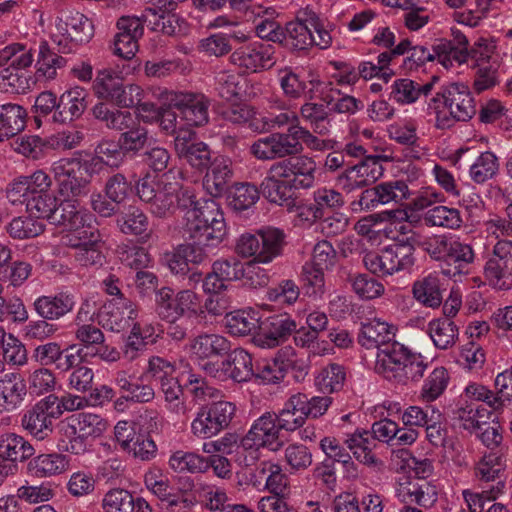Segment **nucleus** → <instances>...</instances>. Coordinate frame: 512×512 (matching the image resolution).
I'll return each mask as SVG.
<instances>
[{
	"instance_id": "obj_39",
	"label": "nucleus",
	"mask_w": 512,
	"mask_h": 512,
	"mask_svg": "<svg viewBox=\"0 0 512 512\" xmlns=\"http://www.w3.org/2000/svg\"><path fill=\"white\" fill-rule=\"evenodd\" d=\"M222 366L224 372L236 382L248 381L255 375L252 356L242 348L230 352Z\"/></svg>"
},
{
	"instance_id": "obj_31",
	"label": "nucleus",
	"mask_w": 512,
	"mask_h": 512,
	"mask_svg": "<svg viewBox=\"0 0 512 512\" xmlns=\"http://www.w3.org/2000/svg\"><path fill=\"white\" fill-rule=\"evenodd\" d=\"M35 453L32 444L22 435L15 432H5L0 435V461L25 462Z\"/></svg>"
},
{
	"instance_id": "obj_9",
	"label": "nucleus",
	"mask_w": 512,
	"mask_h": 512,
	"mask_svg": "<svg viewBox=\"0 0 512 512\" xmlns=\"http://www.w3.org/2000/svg\"><path fill=\"white\" fill-rule=\"evenodd\" d=\"M159 98L164 104L178 109L189 126L200 127L209 122L210 100L202 93L165 89Z\"/></svg>"
},
{
	"instance_id": "obj_17",
	"label": "nucleus",
	"mask_w": 512,
	"mask_h": 512,
	"mask_svg": "<svg viewBox=\"0 0 512 512\" xmlns=\"http://www.w3.org/2000/svg\"><path fill=\"white\" fill-rule=\"evenodd\" d=\"M296 328V322L287 314L270 316L263 323L262 332L254 337V343L261 348H274L286 341Z\"/></svg>"
},
{
	"instance_id": "obj_29",
	"label": "nucleus",
	"mask_w": 512,
	"mask_h": 512,
	"mask_svg": "<svg viewBox=\"0 0 512 512\" xmlns=\"http://www.w3.org/2000/svg\"><path fill=\"white\" fill-rule=\"evenodd\" d=\"M87 96V91L81 87H74L64 92L54 112V121L66 123L79 118L87 107Z\"/></svg>"
},
{
	"instance_id": "obj_19",
	"label": "nucleus",
	"mask_w": 512,
	"mask_h": 512,
	"mask_svg": "<svg viewBox=\"0 0 512 512\" xmlns=\"http://www.w3.org/2000/svg\"><path fill=\"white\" fill-rule=\"evenodd\" d=\"M230 61L239 68L250 72L267 70L274 65L273 49L269 45H249L236 49Z\"/></svg>"
},
{
	"instance_id": "obj_42",
	"label": "nucleus",
	"mask_w": 512,
	"mask_h": 512,
	"mask_svg": "<svg viewBox=\"0 0 512 512\" xmlns=\"http://www.w3.org/2000/svg\"><path fill=\"white\" fill-rule=\"evenodd\" d=\"M59 446L74 455H83L89 450L87 438L78 432L76 422L70 417L59 426Z\"/></svg>"
},
{
	"instance_id": "obj_23",
	"label": "nucleus",
	"mask_w": 512,
	"mask_h": 512,
	"mask_svg": "<svg viewBox=\"0 0 512 512\" xmlns=\"http://www.w3.org/2000/svg\"><path fill=\"white\" fill-rule=\"evenodd\" d=\"M74 296L68 292L41 295L33 302V309L40 318L56 321L73 311Z\"/></svg>"
},
{
	"instance_id": "obj_11",
	"label": "nucleus",
	"mask_w": 512,
	"mask_h": 512,
	"mask_svg": "<svg viewBox=\"0 0 512 512\" xmlns=\"http://www.w3.org/2000/svg\"><path fill=\"white\" fill-rule=\"evenodd\" d=\"M56 395L49 394L25 410L21 416V427L38 440H44L53 432V420L60 417L56 407Z\"/></svg>"
},
{
	"instance_id": "obj_36",
	"label": "nucleus",
	"mask_w": 512,
	"mask_h": 512,
	"mask_svg": "<svg viewBox=\"0 0 512 512\" xmlns=\"http://www.w3.org/2000/svg\"><path fill=\"white\" fill-rule=\"evenodd\" d=\"M262 186L264 194L270 202L279 205L286 203L287 206L292 204L293 200L289 199L288 192L293 186L290 185L289 181L281 174L278 166L274 163L267 171Z\"/></svg>"
},
{
	"instance_id": "obj_10",
	"label": "nucleus",
	"mask_w": 512,
	"mask_h": 512,
	"mask_svg": "<svg viewBox=\"0 0 512 512\" xmlns=\"http://www.w3.org/2000/svg\"><path fill=\"white\" fill-rule=\"evenodd\" d=\"M200 308V297L191 289L175 294L172 289L163 287L156 295V312L168 322H176L183 316L197 315Z\"/></svg>"
},
{
	"instance_id": "obj_22",
	"label": "nucleus",
	"mask_w": 512,
	"mask_h": 512,
	"mask_svg": "<svg viewBox=\"0 0 512 512\" xmlns=\"http://www.w3.org/2000/svg\"><path fill=\"white\" fill-rule=\"evenodd\" d=\"M474 260L475 253L472 246L453 238L440 268L445 276L454 278L468 274Z\"/></svg>"
},
{
	"instance_id": "obj_49",
	"label": "nucleus",
	"mask_w": 512,
	"mask_h": 512,
	"mask_svg": "<svg viewBox=\"0 0 512 512\" xmlns=\"http://www.w3.org/2000/svg\"><path fill=\"white\" fill-rule=\"evenodd\" d=\"M255 12L261 20L256 25V34L259 38L272 41L275 43H281L284 39V28L274 20L276 16V10L272 7L264 8L258 6Z\"/></svg>"
},
{
	"instance_id": "obj_15",
	"label": "nucleus",
	"mask_w": 512,
	"mask_h": 512,
	"mask_svg": "<svg viewBox=\"0 0 512 512\" xmlns=\"http://www.w3.org/2000/svg\"><path fill=\"white\" fill-rule=\"evenodd\" d=\"M191 131L180 132L174 139V148L179 159L197 170L206 169L211 163V151L204 142H195Z\"/></svg>"
},
{
	"instance_id": "obj_7",
	"label": "nucleus",
	"mask_w": 512,
	"mask_h": 512,
	"mask_svg": "<svg viewBox=\"0 0 512 512\" xmlns=\"http://www.w3.org/2000/svg\"><path fill=\"white\" fill-rule=\"evenodd\" d=\"M236 413L230 401H215L201 406L191 422V433L199 439H210L228 428Z\"/></svg>"
},
{
	"instance_id": "obj_24",
	"label": "nucleus",
	"mask_w": 512,
	"mask_h": 512,
	"mask_svg": "<svg viewBox=\"0 0 512 512\" xmlns=\"http://www.w3.org/2000/svg\"><path fill=\"white\" fill-rule=\"evenodd\" d=\"M277 79L283 95L290 100H299L314 98V89L321 84L319 80L312 79L306 81L293 68L285 66L278 70Z\"/></svg>"
},
{
	"instance_id": "obj_16",
	"label": "nucleus",
	"mask_w": 512,
	"mask_h": 512,
	"mask_svg": "<svg viewBox=\"0 0 512 512\" xmlns=\"http://www.w3.org/2000/svg\"><path fill=\"white\" fill-rule=\"evenodd\" d=\"M244 275L243 263L236 257L222 258L212 264V270L203 280L204 292H222L226 283L240 279Z\"/></svg>"
},
{
	"instance_id": "obj_61",
	"label": "nucleus",
	"mask_w": 512,
	"mask_h": 512,
	"mask_svg": "<svg viewBox=\"0 0 512 512\" xmlns=\"http://www.w3.org/2000/svg\"><path fill=\"white\" fill-rule=\"evenodd\" d=\"M134 496L126 489L114 488L104 494L101 507L104 512H134Z\"/></svg>"
},
{
	"instance_id": "obj_3",
	"label": "nucleus",
	"mask_w": 512,
	"mask_h": 512,
	"mask_svg": "<svg viewBox=\"0 0 512 512\" xmlns=\"http://www.w3.org/2000/svg\"><path fill=\"white\" fill-rule=\"evenodd\" d=\"M52 43L61 53H72L94 36L92 21L78 11H62L48 26Z\"/></svg>"
},
{
	"instance_id": "obj_35",
	"label": "nucleus",
	"mask_w": 512,
	"mask_h": 512,
	"mask_svg": "<svg viewBox=\"0 0 512 512\" xmlns=\"http://www.w3.org/2000/svg\"><path fill=\"white\" fill-rule=\"evenodd\" d=\"M69 466L68 459L60 453L40 454L28 462L29 472L39 478L53 477L64 473Z\"/></svg>"
},
{
	"instance_id": "obj_38",
	"label": "nucleus",
	"mask_w": 512,
	"mask_h": 512,
	"mask_svg": "<svg viewBox=\"0 0 512 512\" xmlns=\"http://www.w3.org/2000/svg\"><path fill=\"white\" fill-rule=\"evenodd\" d=\"M427 332L434 346L441 350L452 348L459 338L458 326L446 317L431 320L428 323Z\"/></svg>"
},
{
	"instance_id": "obj_12",
	"label": "nucleus",
	"mask_w": 512,
	"mask_h": 512,
	"mask_svg": "<svg viewBox=\"0 0 512 512\" xmlns=\"http://www.w3.org/2000/svg\"><path fill=\"white\" fill-rule=\"evenodd\" d=\"M194 203V194L177 182L159 181L155 198L149 203L151 213L159 218L172 215L177 209L185 213Z\"/></svg>"
},
{
	"instance_id": "obj_25",
	"label": "nucleus",
	"mask_w": 512,
	"mask_h": 512,
	"mask_svg": "<svg viewBox=\"0 0 512 512\" xmlns=\"http://www.w3.org/2000/svg\"><path fill=\"white\" fill-rule=\"evenodd\" d=\"M397 328L386 321L374 318L361 323L358 342L366 349L377 348L378 351L386 345H391Z\"/></svg>"
},
{
	"instance_id": "obj_21",
	"label": "nucleus",
	"mask_w": 512,
	"mask_h": 512,
	"mask_svg": "<svg viewBox=\"0 0 512 512\" xmlns=\"http://www.w3.org/2000/svg\"><path fill=\"white\" fill-rule=\"evenodd\" d=\"M92 221L93 215L82 209L74 198H64L58 203L50 222L66 230L78 232L89 227Z\"/></svg>"
},
{
	"instance_id": "obj_53",
	"label": "nucleus",
	"mask_w": 512,
	"mask_h": 512,
	"mask_svg": "<svg viewBox=\"0 0 512 512\" xmlns=\"http://www.w3.org/2000/svg\"><path fill=\"white\" fill-rule=\"evenodd\" d=\"M246 79L238 73L220 71L215 77V90L224 100L240 98L244 93Z\"/></svg>"
},
{
	"instance_id": "obj_1",
	"label": "nucleus",
	"mask_w": 512,
	"mask_h": 512,
	"mask_svg": "<svg viewBox=\"0 0 512 512\" xmlns=\"http://www.w3.org/2000/svg\"><path fill=\"white\" fill-rule=\"evenodd\" d=\"M426 367L420 354L393 341L391 345L377 351L374 370L394 384L407 385L421 379Z\"/></svg>"
},
{
	"instance_id": "obj_55",
	"label": "nucleus",
	"mask_w": 512,
	"mask_h": 512,
	"mask_svg": "<svg viewBox=\"0 0 512 512\" xmlns=\"http://www.w3.org/2000/svg\"><path fill=\"white\" fill-rule=\"evenodd\" d=\"M160 389L164 394L165 407L174 415L186 416L188 412L184 400V393L175 376L160 382Z\"/></svg>"
},
{
	"instance_id": "obj_51",
	"label": "nucleus",
	"mask_w": 512,
	"mask_h": 512,
	"mask_svg": "<svg viewBox=\"0 0 512 512\" xmlns=\"http://www.w3.org/2000/svg\"><path fill=\"white\" fill-rule=\"evenodd\" d=\"M298 115L299 119L302 118L310 125L314 133H317L320 136H326L329 134L330 129L325 124V121L328 119L329 112L324 104L312 102L308 99V101L300 106Z\"/></svg>"
},
{
	"instance_id": "obj_6",
	"label": "nucleus",
	"mask_w": 512,
	"mask_h": 512,
	"mask_svg": "<svg viewBox=\"0 0 512 512\" xmlns=\"http://www.w3.org/2000/svg\"><path fill=\"white\" fill-rule=\"evenodd\" d=\"M367 270L378 276H388L409 270L415 263L414 248L407 237L387 246L380 253L369 252L363 257Z\"/></svg>"
},
{
	"instance_id": "obj_43",
	"label": "nucleus",
	"mask_w": 512,
	"mask_h": 512,
	"mask_svg": "<svg viewBox=\"0 0 512 512\" xmlns=\"http://www.w3.org/2000/svg\"><path fill=\"white\" fill-rule=\"evenodd\" d=\"M94 117L103 122L108 129L125 132L132 128L138 119L129 111L110 109L104 103L96 104L92 109Z\"/></svg>"
},
{
	"instance_id": "obj_52",
	"label": "nucleus",
	"mask_w": 512,
	"mask_h": 512,
	"mask_svg": "<svg viewBox=\"0 0 512 512\" xmlns=\"http://www.w3.org/2000/svg\"><path fill=\"white\" fill-rule=\"evenodd\" d=\"M169 467L176 473H205L206 457L195 452L175 451L171 454Z\"/></svg>"
},
{
	"instance_id": "obj_37",
	"label": "nucleus",
	"mask_w": 512,
	"mask_h": 512,
	"mask_svg": "<svg viewBox=\"0 0 512 512\" xmlns=\"http://www.w3.org/2000/svg\"><path fill=\"white\" fill-rule=\"evenodd\" d=\"M441 280L436 274H429L413 283V297L422 305L438 308L442 301Z\"/></svg>"
},
{
	"instance_id": "obj_26",
	"label": "nucleus",
	"mask_w": 512,
	"mask_h": 512,
	"mask_svg": "<svg viewBox=\"0 0 512 512\" xmlns=\"http://www.w3.org/2000/svg\"><path fill=\"white\" fill-rule=\"evenodd\" d=\"M508 448H500L496 451H488L483 454L475 466V476L482 484L489 487L497 481H504L502 478L506 468V456Z\"/></svg>"
},
{
	"instance_id": "obj_8",
	"label": "nucleus",
	"mask_w": 512,
	"mask_h": 512,
	"mask_svg": "<svg viewBox=\"0 0 512 512\" xmlns=\"http://www.w3.org/2000/svg\"><path fill=\"white\" fill-rule=\"evenodd\" d=\"M84 169L79 158H61L52 163L50 171L60 196L77 198L88 194L90 180L84 177Z\"/></svg>"
},
{
	"instance_id": "obj_59",
	"label": "nucleus",
	"mask_w": 512,
	"mask_h": 512,
	"mask_svg": "<svg viewBox=\"0 0 512 512\" xmlns=\"http://www.w3.org/2000/svg\"><path fill=\"white\" fill-rule=\"evenodd\" d=\"M118 226L125 234L148 236V218L144 212L134 206H130L127 211L117 220Z\"/></svg>"
},
{
	"instance_id": "obj_44",
	"label": "nucleus",
	"mask_w": 512,
	"mask_h": 512,
	"mask_svg": "<svg viewBox=\"0 0 512 512\" xmlns=\"http://www.w3.org/2000/svg\"><path fill=\"white\" fill-rule=\"evenodd\" d=\"M314 34L309 27V21H292L284 28L282 45L292 50H305L313 45Z\"/></svg>"
},
{
	"instance_id": "obj_28",
	"label": "nucleus",
	"mask_w": 512,
	"mask_h": 512,
	"mask_svg": "<svg viewBox=\"0 0 512 512\" xmlns=\"http://www.w3.org/2000/svg\"><path fill=\"white\" fill-rule=\"evenodd\" d=\"M27 394L24 379L19 373L10 372L0 377V413L18 409Z\"/></svg>"
},
{
	"instance_id": "obj_48",
	"label": "nucleus",
	"mask_w": 512,
	"mask_h": 512,
	"mask_svg": "<svg viewBox=\"0 0 512 512\" xmlns=\"http://www.w3.org/2000/svg\"><path fill=\"white\" fill-rule=\"evenodd\" d=\"M371 439L368 431H355L348 435L345 444L354 457L367 466H377L380 461L371 450Z\"/></svg>"
},
{
	"instance_id": "obj_64",
	"label": "nucleus",
	"mask_w": 512,
	"mask_h": 512,
	"mask_svg": "<svg viewBox=\"0 0 512 512\" xmlns=\"http://www.w3.org/2000/svg\"><path fill=\"white\" fill-rule=\"evenodd\" d=\"M449 375L444 367L435 368L424 381L421 389V398L425 402L436 400L445 391Z\"/></svg>"
},
{
	"instance_id": "obj_57",
	"label": "nucleus",
	"mask_w": 512,
	"mask_h": 512,
	"mask_svg": "<svg viewBox=\"0 0 512 512\" xmlns=\"http://www.w3.org/2000/svg\"><path fill=\"white\" fill-rule=\"evenodd\" d=\"M228 332L236 336H246L260 328L259 319L255 313L244 310L230 312L226 316Z\"/></svg>"
},
{
	"instance_id": "obj_30",
	"label": "nucleus",
	"mask_w": 512,
	"mask_h": 512,
	"mask_svg": "<svg viewBox=\"0 0 512 512\" xmlns=\"http://www.w3.org/2000/svg\"><path fill=\"white\" fill-rule=\"evenodd\" d=\"M209 165L203 186L211 196L219 197L227 191L232 179V162L225 157H216Z\"/></svg>"
},
{
	"instance_id": "obj_32",
	"label": "nucleus",
	"mask_w": 512,
	"mask_h": 512,
	"mask_svg": "<svg viewBox=\"0 0 512 512\" xmlns=\"http://www.w3.org/2000/svg\"><path fill=\"white\" fill-rule=\"evenodd\" d=\"M436 80L437 78L433 77L432 80L422 83L409 78L397 79L391 86L390 97L402 105L412 104L421 96L429 95Z\"/></svg>"
},
{
	"instance_id": "obj_2",
	"label": "nucleus",
	"mask_w": 512,
	"mask_h": 512,
	"mask_svg": "<svg viewBox=\"0 0 512 512\" xmlns=\"http://www.w3.org/2000/svg\"><path fill=\"white\" fill-rule=\"evenodd\" d=\"M438 129L452 127L457 121H468L476 114V105L469 87L464 83H449L441 87L429 103Z\"/></svg>"
},
{
	"instance_id": "obj_60",
	"label": "nucleus",
	"mask_w": 512,
	"mask_h": 512,
	"mask_svg": "<svg viewBox=\"0 0 512 512\" xmlns=\"http://www.w3.org/2000/svg\"><path fill=\"white\" fill-rule=\"evenodd\" d=\"M119 143L122 150L126 153H137L144 149L149 143L150 137L148 129L142 126L137 120L132 124V128H128L120 134Z\"/></svg>"
},
{
	"instance_id": "obj_13",
	"label": "nucleus",
	"mask_w": 512,
	"mask_h": 512,
	"mask_svg": "<svg viewBox=\"0 0 512 512\" xmlns=\"http://www.w3.org/2000/svg\"><path fill=\"white\" fill-rule=\"evenodd\" d=\"M294 127L286 132H274L257 139L250 146V153L258 160H275L294 157L299 154L298 140Z\"/></svg>"
},
{
	"instance_id": "obj_20",
	"label": "nucleus",
	"mask_w": 512,
	"mask_h": 512,
	"mask_svg": "<svg viewBox=\"0 0 512 512\" xmlns=\"http://www.w3.org/2000/svg\"><path fill=\"white\" fill-rule=\"evenodd\" d=\"M136 317L137 310L133 302L130 299L121 298L104 307L100 314V323L103 328L119 333L130 328Z\"/></svg>"
},
{
	"instance_id": "obj_41",
	"label": "nucleus",
	"mask_w": 512,
	"mask_h": 512,
	"mask_svg": "<svg viewBox=\"0 0 512 512\" xmlns=\"http://www.w3.org/2000/svg\"><path fill=\"white\" fill-rule=\"evenodd\" d=\"M302 393L292 395L284 405V408L276 415L280 428L293 432L302 427L306 421L305 406Z\"/></svg>"
},
{
	"instance_id": "obj_40",
	"label": "nucleus",
	"mask_w": 512,
	"mask_h": 512,
	"mask_svg": "<svg viewBox=\"0 0 512 512\" xmlns=\"http://www.w3.org/2000/svg\"><path fill=\"white\" fill-rule=\"evenodd\" d=\"M453 240V237L446 234H436L430 237H422L417 232H411L407 236V241H410L415 249V246L420 247L425 251L431 259L437 261L442 265L445 260L448 248Z\"/></svg>"
},
{
	"instance_id": "obj_58",
	"label": "nucleus",
	"mask_w": 512,
	"mask_h": 512,
	"mask_svg": "<svg viewBox=\"0 0 512 512\" xmlns=\"http://www.w3.org/2000/svg\"><path fill=\"white\" fill-rule=\"evenodd\" d=\"M436 60L445 69H450L455 65L460 66L469 58V49L465 47L454 46L451 41L442 40L435 44Z\"/></svg>"
},
{
	"instance_id": "obj_4",
	"label": "nucleus",
	"mask_w": 512,
	"mask_h": 512,
	"mask_svg": "<svg viewBox=\"0 0 512 512\" xmlns=\"http://www.w3.org/2000/svg\"><path fill=\"white\" fill-rule=\"evenodd\" d=\"M183 229L185 233H194L200 243L210 242L220 244L227 234L224 214L219 205L212 201H206L198 206L197 201L183 214Z\"/></svg>"
},
{
	"instance_id": "obj_50",
	"label": "nucleus",
	"mask_w": 512,
	"mask_h": 512,
	"mask_svg": "<svg viewBox=\"0 0 512 512\" xmlns=\"http://www.w3.org/2000/svg\"><path fill=\"white\" fill-rule=\"evenodd\" d=\"M424 222L430 227L455 230L462 226L463 219L458 209L438 205L425 213Z\"/></svg>"
},
{
	"instance_id": "obj_45",
	"label": "nucleus",
	"mask_w": 512,
	"mask_h": 512,
	"mask_svg": "<svg viewBox=\"0 0 512 512\" xmlns=\"http://www.w3.org/2000/svg\"><path fill=\"white\" fill-rule=\"evenodd\" d=\"M25 110L17 104L0 106V142L15 136L24 129Z\"/></svg>"
},
{
	"instance_id": "obj_54",
	"label": "nucleus",
	"mask_w": 512,
	"mask_h": 512,
	"mask_svg": "<svg viewBox=\"0 0 512 512\" xmlns=\"http://www.w3.org/2000/svg\"><path fill=\"white\" fill-rule=\"evenodd\" d=\"M346 379V372L342 365L331 363L323 367L315 377V385L323 393L340 391Z\"/></svg>"
},
{
	"instance_id": "obj_47",
	"label": "nucleus",
	"mask_w": 512,
	"mask_h": 512,
	"mask_svg": "<svg viewBox=\"0 0 512 512\" xmlns=\"http://www.w3.org/2000/svg\"><path fill=\"white\" fill-rule=\"evenodd\" d=\"M86 231L79 232L77 242L71 240L64 241L65 244L75 248V259L82 266H101L104 261V256L100 250L97 239H90L89 241L82 242V237H85Z\"/></svg>"
},
{
	"instance_id": "obj_56",
	"label": "nucleus",
	"mask_w": 512,
	"mask_h": 512,
	"mask_svg": "<svg viewBox=\"0 0 512 512\" xmlns=\"http://www.w3.org/2000/svg\"><path fill=\"white\" fill-rule=\"evenodd\" d=\"M506 488V482L497 481L489 487L483 486L481 493L463 490L462 495L470 512H484L486 501H493L502 495Z\"/></svg>"
},
{
	"instance_id": "obj_18",
	"label": "nucleus",
	"mask_w": 512,
	"mask_h": 512,
	"mask_svg": "<svg viewBox=\"0 0 512 512\" xmlns=\"http://www.w3.org/2000/svg\"><path fill=\"white\" fill-rule=\"evenodd\" d=\"M281 430L283 429L280 428L276 415L265 413L253 422L245 436L261 448H267L272 452H277L284 445V443L279 440Z\"/></svg>"
},
{
	"instance_id": "obj_33",
	"label": "nucleus",
	"mask_w": 512,
	"mask_h": 512,
	"mask_svg": "<svg viewBox=\"0 0 512 512\" xmlns=\"http://www.w3.org/2000/svg\"><path fill=\"white\" fill-rule=\"evenodd\" d=\"M231 349L230 341L219 334L204 333L193 338L190 350L199 359L223 357Z\"/></svg>"
},
{
	"instance_id": "obj_63",
	"label": "nucleus",
	"mask_w": 512,
	"mask_h": 512,
	"mask_svg": "<svg viewBox=\"0 0 512 512\" xmlns=\"http://www.w3.org/2000/svg\"><path fill=\"white\" fill-rule=\"evenodd\" d=\"M27 382L30 393L37 396L52 392L57 384L55 373L42 365L30 371Z\"/></svg>"
},
{
	"instance_id": "obj_46",
	"label": "nucleus",
	"mask_w": 512,
	"mask_h": 512,
	"mask_svg": "<svg viewBox=\"0 0 512 512\" xmlns=\"http://www.w3.org/2000/svg\"><path fill=\"white\" fill-rule=\"evenodd\" d=\"M485 282L497 291L512 288V266L488 258L483 268Z\"/></svg>"
},
{
	"instance_id": "obj_5",
	"label": "nucleus",
	"mask_w": 512,
	"mask_h": 512,
	"mask_svg": "<svg viewBox=\"0 0 512 512\" xmlns=\"http://www.w3.org/2000/svg\"><path fill=\"white\" fill-rule=\"evenodd\" d=\"M286 235L282 229L263 227L256 233H244L238 237L235 252L243 258H251V263L268 264L281 256Z\"/></svg>"
},
{
	"instance_id": "obj_34",
	"label": "nucleus",
	"mask_w": 512,
	"mask_h": 512,
	"mask_svg": "<svg viewBox=\"0 0 512 512\" xmlns=\"http://www.w3.org/2000/svg\"><path fill=\"white\" fill-rule=\"evenodd\" d=\"M248 40V35L242 30H229L211 34L209 37L200 41V49L210 56L221 57L231 52L232 44L244 43Z\"/></svg>"
},
{
	"instance_id": "obj_62",
	"label": "nucleus",
	"mask_w": 512,
	"mask_h": 512,
	"mask_svg": "<svg viewBox=\"0 0 512 512\" xmlns=\"http://www.w3.org/2000/svg\"><path fill=\"white\" fill-rule=\"evenodd\" d=\"M95 152L96 156L90 160V166L93 167L105 164L117 168L123 162L124 154H126L122 150L119 141L117 143L102 141L97 145Z\"/></svg>"
},
{
	"instance_id": "obj_27",
	"label": "nucleus",
	"mask_w": 512,
	"mask_h": 512,
	"mask_svg": "<svg viewBox=\"0 0 512 512\" xmlns=\"http://www.w3.org/2000/svg\"><path fill=\"white\" fill-rule=\"evenodd\" d=\"M396 495L403 503H415L423 509H429L437 502L438 489L429 481L416 480L400 484Z\"/></svg>"
},
{
	"instance_id": "obj_14",
	"label": "nucleus",
	"mask_w": 512,
	"mask_h": 512,
	"mask_svg": "<svg viewBox=\"0 0 512 512\" xmlns=\"http://www.w3.org/2000/svg\"><path fill=\"white\" fill-rule=\"evenodd\" d=\"M281 174L295 189H310L317 179L318 167L315 159L307 154H298L274 163Z\"/></svg>"
}]
</instances>
